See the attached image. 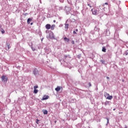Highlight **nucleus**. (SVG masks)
<instances>
[{
    "label": "nucleus",
    "mask_w": 128,
    "mask_h": 128,
    "mask_svg": "<svg viewBox=\"0 0 128 128\" xmlns=\"http://www.w3.org/2000/svg\"><path fill=\"white\" fill-rule=\"evenodd\" d=\"M38 90L34 89V94H38Z\"/></svg>",
    "instance_id": "2eb2a0df"
},
{
    "label": "nucleus",
    "mask_w": 128,
    "mask_h": 128,
    "mask_svg": "<svg viewBox=\"0 0 128 128\" xmlns=\"http://www.w3.org/2000/svg\"><path fill=\"white\" fill-rule=\"evenodd\" d=\"M32 19L31 18H29L28 19V20H27V24H30V22H32Z\"/></svg>",
    "instance_id": "423d86ee"
},
{
    "label": "nucleus",
    "mask_w": 128,
    "mask_h": 128,
    "mask_svg": "<svg viewBox=\"0 0 128 128\" xmlns=\"http://www.w3.org/2000/svg\"><path fill=\"white\" fill-rule=\"evenodd\" d=\"M34 90H36V88H38V86H34Z\"/></svg>",
    "instance_id": "a211bd4d"
},
{
    "label": "nucleus",
    "mask_w": 128,
    "mask_h": 128,
    "mask_svg": "<svg viewBox=\"0 0 128 128\" xmlns=\"http://www.w3.org/2000/svg\"><path fill=\"white\" fill-rule=\"evenodd\" d=\"M10 44H8V50H10Z\"/></svg>",
    "instance_id": "412c9836"
},
{
    "label": "nucleus",
    "mask_w": 128,
    "mask_h": 128,
    "mask_svg": "<svg viewBox=\"0 0 128 128\" xmlns=\"http://www.w3.org/2000/svg\"><path fill=\"white\" fill-rule=\"evenodd\" d=\"M104 96L105 98H106V100H112V96H110V94H108L107 92H105Z\"/></svg>",
    "instance_id": "f257e3e1"
},
{
    "label": "nucleus",
    "mask_w": 128,
    "mask_h": 128,
    "mask_svg": "<svg viewBox=\"0 0 128 128\" xmlns=\"http://www.w3.org/2000/svg\"><path fill=\"white\" fill-rule=\"evenodd\" d=\"M88 6H90V8H92V6H90V4H88Z\"/></svg>",
    "instance_id": "a878e982"
},
{
    "label": "nucleus",
    "mask_w": 128,
    "mask_h": 128,
    "mask_svg": "<svg viewBox=\"0 0 128 128\" xmlns=\"http://www.w3.org/2000/svg\"><path fill=\"white\" fill-rule=\"evenodd\" d=\"M55 90H56V92H60V87L58 86L57 88H55Z\"/></svg>",
    "instance_id": "0eeeda50"
},
{
    "label": "nucleus",
    "mask_w": 128,
    "mask_h": 128,
    "mask_svg": "<svg viewBox=\"0 0 128 128\" xmlns=\"http://www.w3.org/2000/svg\"><path fill=\"white\" fill-rule=\"evenodd\" d=\"M91 12H92V14H94V16H96V14L98 12V10L92 9Z\"/></svg>",
    "instance_id": "7ed1b4c3"
},
{
    "label": "nucleus",
    "mask_w": 128,
    "mask_h": 128,
    "mask_svg": "<svg viewBox=\"0 0 128 128\" xmlns=\"http://www.w3.org/2000/svg\"><path fill=\"white\" fill-rule=\"evenodd\" d=\"M50 98L48 96L44 95L43 98H42V100H48V98Z\"/></svg>",
    "instance_id": "20e7f679"
},
{
    "label": "nucleus",
    "mask_w": 128,
    "mask_h": 128,
    "mask_svg": "<svg viewBox=\"0 0 128 128\" xmlns=\"http://www.w3.org/2000/svg\"><path fill=\"white\" fill-rule=\"evenodd\" d=\"M64 42H70V39L68 38H64Z\"/></svg>",
    "instance_id": "6e6552de"
},
{
    "label": "nucleus",
    "mask_w": 128,
    "mask_h": 128,
    "mask_svg": "<svg viewBox=\"0 0 128 128\" xmlns=\"http://www.w3.org/2000/svg\"><path fill=\"white\" fill-rule=\"evenodd\" d=\"M73 34H76V31H74Z\"/></svg>",
    "instance_id": "b1692460"
},
{
    "label": "nucleus",
    "mask_w": 128,
    "mask_h": 128,
    "mask_svg": "<svg viewBox=\"0 0 128 128\" xmlns=\"http://www.w3.org/2000/svg\"><path fill=\"white\" fill-rule=\"evenodd\" d=\"M65 28L67 30L68 28V24H65Z\"/></svg>",
    "instance_id": "4468645a"
},
{
    "label": "nucleus",
    "mask_w": 128,
    "mask_h": 128,
    "mask_svg": "<svg viewBox=\"0 0 128 128\" xmlns=\"http://www.w3.org/2000/svg\"><path fill=\"white\" fill-rule=\"evenodd\" d=\"M89 86H92V84L90 82L88 83Z\"/></svg>",
    "instance_id": "5701e85b"
},
{
    "label": "nucleus",
    "mask_w": 128,
    "mask_h": 128,
    "mask_svg": "<svg viewBox=\"0 0 128 128\" xmlns=\"http://www.w3.org/2000/svg\"><path fill=\"white\" fill-rule=\"evenodd\" d=\"M0 30L2 32V34H4L5 32L4 29L2 28Z\"/></svg>",
    "instance_id": "ddd939ff"
},
{
    "label": "nucleus",
    "mask_w": 128,
    "mask_h": 128,
    "mask_svg": "<svg viewBox=\"0 0 128 128\" xmlns=\"http://www.w3.org/2000/svg\"><path fill=\"white\" fill-rule=\"evenodd\" d=\"M122 114V112H119V114Z\"/></svg>",
    "instance_id": "2f4dec72"
},
{
    "label": "nucleus",
    "mask_w": 128,
    "mask_h": 128,
    "mask_svg": "<svg viewBox=\"0 0 128 128\" xmlns=\"http://www.w3.org/2000/svg\"><path fill=\"white\" fill-rule=\"evenodd\" d=\"M33 72H34V74H35V76H36V70H34Z\"/></svg>",
    "instance_id": "f3484780"
},
{
    "label": "nucleus",
    "mask_w": 128,
    "mask_h": 128,
    "mask_svg": "<svg viewBox=\"0 0 128 128\" xmlns=\"http://www.w3.org/2000/svg\"><path fill=\"white\" fill-rule=\"evenodd\" d=\"M44 114H48V110H42Z\"/></svg>",
    "instance_id": "1a4fd4ad"
},
{
    "label": "nucleus",
    "mask_w": 128,
    "mask_h": 128,
    "mask_svg": "<svg viewBox=\"0 0 128 128\" xmlns=\"http://www.w3.org/2000/svg\"><path fill=\"white\" fill-rule=\"evenodd\" d=\"M104 4H106V6H108V2H106Z\"/></svg>",
    "instance_id": "393cba45"
},
{
    "label": "nucleus",
    "mask_w": 128,
    "mask_h": 128,
    "mask_svg": "<svg viewBox=\"0 0 128 128\" xmlns=\"http://www.w3.org/2000/svg\"><path fill=\"white\" fill-rule=\"evenodd\" d=\"M54 22H56V20H54Z\"/></svg>",
    "instance_id": "473e14b6"
},
{
    "label": "nucleus",
    "mask_w": 128,
    "mask_h": 128,
    "mask_svg": "<svg viewBox=\"0 0 128 128\" xmlns=\"http://www.w3.org/2000/svg\"><path fill=\"white\" fill-rule=\"evenodd\" d=\"M106 78H107V80H110V77L107 76V77H106Z\"/></svg>",
    "instance_id": "cd10ccee"
},
{
    "label": "nucleus",
    "mask_w": 128,
    "mask_h": 128,
    "mask_svg": "<svg viewBox=\"0 0 128 128\" xmlns=\"http://www.w3.org/2000/svg\"><path fill=\"white\" fill-rule=\"evenodd\" d=\"M38 122H40V120H38V119H36V123L37 124H38Z\"/></svg>",
    "instance_id": "6ab92c4d"
},
{
    "label": "nucleus",
    "mask_w": 128,
    "mask_h": 128,
    "mask_svg": "<svg viewBox=\"0 0 128 128\" xmlns=\"http://www.w3.org/2000/svg\"><path fill=\"white\" fill-rule=\"evenodd\" d=\"M124 56H128V50H126V52L124 54Z\"/></svg>",
    "instance_id": "f8f14e48"
},
{
    "label": "nucleus",
    "mask_w": 128,
    "mask_h": 128,
    "mask_svg": "<svg viewBox=\"0 0 128 128\" xmlns=\"http://www.w3.org/2000/svg\"><path fill=\"white\" fill-rule=\"evenodd\" d=\"M106 48L102 47V52H106Z\"/></svg>",
    "instance_id": "9b49d317"
},
{
    "label": "nucleus",
    "mask_w": 128,
    "mask_h": 128,
    "mask_svg": "<svg viewBox=\"0 0 128 128\" xmlns=\"http://www.w3.org/2000/svg\"><path fill=\"white\" fill-rule=\"evenodd\" d=\"M78 29H76V32H78Z\"/></svg>",
    "instance_id": "7c9ffc66"
},
{
    "label": "nucleus",
    "mask_w": 128,
    "mask_h": 128,
    "mask_svg": "<svg viewBox=\"0 0 128 128\" xmlns=\"http://www.w3.org/2000/svg\"><path fill=\"white\" fill-rule=\"evenodd\" d=\"M2 30V25H0V30Z\"/></svg>",
    "instance_id": "c85d7f7f"
},
{
    "label": "nucleus",
    "mask_w": 128,
    "mask_h": 128,
    "mask_svg": "<svg viewBox=\"0 0 128 128\" xmlns=\"http://www.w3.org/2000/svg\"><path fill=\"white\" fill-rule=\"evenodd\" d=\"M32 48V50H33L34 52V50H36V48Z\"/></svg>",
    "instance_id": "4be33fe9"
},
{
    "label": "nucleus",
    "mask_w": 128,
    "mask_h": 128,
    "mask_svg": "<svg viewBox=\"0 0 128 128\" xmlns=\"http://www.w3.org/2000/svg\"><path fill=\"white\" fill-rule=\"evenodd\" d=\"M2 82H8V77L6 76H2Z\"/></svg>",
    "instance_id": "f03ea898"
},
{
    "label": "nucleus",
    "mask_w": 128,
    "mask_h": 128,
    "mask_svg": "<svg viewBox=\"0 0 128 128\" xmlns=\"http://www.w3.org/2000/svg\"><path fill=\"white\" fill-rule=\"evenodd\" d=\"M106 120H107V122L108 124V118H106Z\"/></svg>",
    "instance_id": "bb28decb"
},
{
    "label": "nucleus",
    "mask_w": 128,
    "mask_h": 128,
    "mask_svg": "<svg viewBox=\"0 0 128 128\" xmlns=\"http://www.w3.org/2000/svg\"><path fill=\"white\" fill-rule=\"evenodd\" d=\"M114 110H116V108L114 109Z\"/></svg>",
    "instance_id": "72a5a7b5"
},
{
    "label": "nucleus",
    "mask_w": 128,
    "mask_h": 128,
    "mask_svg": "<svg viewBox=\"0 0 128 128\" xmlns=\"http://www.w3.org/2000/svg\"><path fill=\"white\" fill-rule=\"evenodd\" d=\"M33 24H34V23H32V22L30 23L31 26H32Z\"/></svg>",
    "instance_id": "c756f323"
},
{
    "label": "nucleus",
    "mask_w": 128,
    "mask_h": 128,
    "mask_svg": "<svg viewBox=\"0 0 128 128\" xmlns=\"http://www.w3.org/2000/svg\"><path fill=\"white\" fill-rule=\"evenodd\" d=\"M72 44H74V40L72 41Z\"/></svg>",
    "instance_id": "aec40b11"
},
{
    "label": "nucleus",
    "mask_w": 128,
    "mask_h": 128,
    "mask_svg": "<svg viewBox=\"0 0 128 128\" xmlns=\"http://www.w3.org/2000/svg\"><path fill=\"white\" fill-rule=\"evenodd\" d=\"M45 27H46V30H50L51 28V26L50 24H46Z\"/></svg>",
    "instance_id": "39448f33"
},
{
    "label": "nucleus",
    "mask_w": 128,
    "mask_h": 128,
    "mask_svg": "<svg viewBox=\"0 0 128 128\" xmlns=\"http://www.w3.org/2000/svg\"><path fill=\"white\" fill-rule=\"evenodd\" d=\"M56 27V25L53 24L51 26V29L52 30H54V28Z\"/></svg>",
    "instance_id": "9d476101"
},
{
    "label": "nucleus",
    "mask_w": 128,
    "mask_h": 128,
    "mask_svg": "<svg viewBox=\"0 0 128 128\" xmlns=\"http://www.w3.org/2000/svg\"><path fill=\"white\" fill-rule=\"evenodd\" d=\"M100 62L103 64H104V62H106V61H104V60H100Z\"/></svg>",
    "instance_id": "dca6fc26"
}]
</instances>
